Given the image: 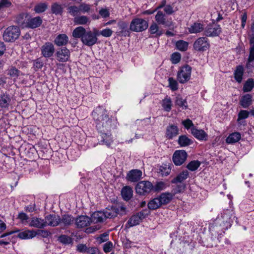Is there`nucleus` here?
<instances>
[{
	"label": "nucleus",
	"instance_id": "nucleus-1",
	"mask_svg": "<svg viewBox=\"0 0 254 254\" xmlns=\"http://www.w3.org/2000/svg\"><path fill=\"white\" fill-rule=\"evenodd\" d=\"M92 116L99 131L108 132L111 130L112 121L109 118L106 109L98 107L92 112Z\"/></svg>",
	"mask_w": 254,
	"mask_h": 254
},
{
	"label": "nucleus",
	"instance_id": "nucleus-2",
	"mask_svg": "<svg viewBox=\"0 0 254 254\" xmlns=\"http://www.w3.org/2000/svg\"><path fill=\"white\" fill-rule=\"evenodd\" d=\"M98 36H99V31L97 29H94L93 31H86L82 38L81 42L83 44L91 47L97 42Z\"/></svg>",
	"mask_w": 254,
	"mask_h": 254
},
{
	"label": "nucleus",
	"instance_id": "nucleus-3",
	"mask_svg": "<svg viewBox=\"0 0 254 254\" xmlns=\"http://www.w3.org/2000/svg\"><path fill=\"white\" fill-rule=\"evenodd\" d=\"M191 73V67L189 65H185L181 67L177 73V78L181 83H185L190 79Z\"/></svg>",
	"mask_w": 254,
	"mask_h": 254
},
{
	"label": "nucleus",
	"instance_id": "nucleus-4",
	"mask_svg": "<svg viewBox=\"0 0 254 254\" xmlns=\"http://www.w3.org/2000/svg\"><path fill=\"white\" fill-rule=\"evenodd\" d=\"M148 26V22L143 19L136 18L133 19L130 24L129 29L133 32H142Z\"/></svg>",
	"mask_w": 254,
	"mask_h": 254
},
{
	"label": "nucleus",
	"instance_id": "nucleus-5",
	"mask_svg": "<svg viewBox=\"0 0 254 254\" xmlns=\"http://www.w3.org/2000/svg\"><path fill=\"white\" fill-rule=\"evenodd\" d=\"M19 35L20 31L18 27L10 26L4 30L3 38L6 42H12L17 39Z\"/></svg>",
	"mask_w": 254,
	"mask_h": 254
},
{
	"label": "nucleus",
	"instance_id": "nucleus-6",
	"mask_svg": "<svg viewBox=\"0 0 254 254\" xmlns=\"http://www.w3.org/2000/svg\"><path fill=\"white\" fill-rule=\"evenodd\" d=\"M153 186L149 181H142L138 182L136 186L135 190L137 193L145 195L153 190Z\"/></svg>",
	"mask_w": 254,
	"mask_h": 254
},
{
	"label": "nucleus",
	"instance_id": "nucleus-7",
	"mask_svg": "<svg viewBox=\"0 0 254 254\" xmlns=\"http://www.w3.org/2000/svg\"><path fill=\"white\" fill-rule=\"evenodd\" d=\"M193 48L197 52H204L210 48L208 39L204 37L197 38L193 43Z\"/></svg>",
	"mask_w": 254,
	"mask_h": 254
},
{
	"label": "nucleus",
	"instance_id": "nucleus-8",
	"mask_svg": "<svg viewBox=\"0 0 254 254\" xmlns=\"http://www.w3.org/2000/svg\"><path fill=\"white\" fill-rule=\"evenodd\" d=\"M221 32V29L219 25L215 23L208 24L204 29V35L206 37H216Z\"/></svg>",
	"mask_w": 254,
	"mask_h": 254
},
{
	"label": "nucleus",
	"instance_id": "nucleus-9",
	"mask_svg": "<svg viewBox=\"0 0 254 254\" xmlns=\"http://www.w3.org/2000/svg\"><path fill=\"white\" fill-rule=\"evenodd\" d=\"M155 19L157 24L162 25L164 27H169L173 25L172 19L168 18L165 14L161 11H158L157 12Z\"/></svg>",
	"mask_w": 254,
	"mask_h": 254
},
{
	"label": "nucleus",
	"instance_id": "nucleus-10",
	"mask_svg": "<svg viewBox=\"0 0 254 254\" xmlns=\"http://www.w3.org/2000/svg\"><path fill=\"white\" fill-rule=\"evenodd\" d=\"M55 51L54 46L51 42H46L41 47V55L46 58L52 57Z\"/></svg>",
	"mask_w": 254,
	"mask_h": 254
},
{
	"label": "nucleus",
	"instance_id": "nucleus-11",
	"mask_svg": "<svg viewBox=\"0 0 254 254\" xmlns=\"http://www.w3.org/2000/svg\"><path fill=\"white\" fill-rule=\"evenodd\" d=\"M188 155L184 150H176L173 155V161L177 166L181 165L187 159Z\"/></svg>",
	"mask_w": 254,
	"mask_h": 254
},
{
	"label": "nucleus",
	"instance_id": "nucleus-12",
	"mask_svg": "<svg viewBox=\"0 0 254 254\" xmlns=\"http://www.w3.org/2000/svg\"><path fill=\"white\" fill-rule=\"evenodd\" d=\"M70 53L66 48H60L56 53L57 60L60 62H66L69 59Z\"/></svg>",
	"mask_w": 254,
	"mask_h": 254
},
{
	"label": "nucleus",
	"instance_id": "nucleus-13",
	"mask_svg": "<svg viewBox=\"0 0 254 254\" xmlns=\"http://www.w3.org/2000/svg\"><path fill=\"white\" fill-rule=\"evenodd\" d=\"M145 216L144 215L143 212H138L135 214L133 215L129 219L127 222V225H128L129 227L138 225L145 218Z\"/></svg>",
	"mask_w": 254,
	"mask_h": 254
},
{
	"label": "nucleus",
	"instance_id": "nucleus-14",
	"mask_svg": "<svg viewBox=\"0 0 254 254\" xmlns=\"http://www.w3.org/2000/svg\"><path fill=\"white\" fill-rule=\"evenodd\" d=\"M75 224L78 228H83L89 226L92 222L91 219L87 216H80L75 220Z\"/></svg>",
	"mask_w": 254,
	"mask_h": 254
},
{
	"label": "nucleus",
	"instance_id": "nucleus-15",
	"mask_svg": "<svg viewBox=\"0 0 254 254\" xmlns=\"http://www.w3.org/2000/svg\"><path fill=\"white\" fill-rule=\"evenodd\" d=\"M47 226L55 227L60 224V217L56 215L50 214L45 217Z\"/></svg>",
	"mask_w": 254,
	"mask_h": 254
},
{
	"label": "nucleus",
	"instance_id": "nucleus-16",
	"mask_svg": "<svg viewBox=\"0 0 254 254\" xmlns=\"http://www.w3.org/2000/svg\"><path fill=\"white\" fill-rule=\"evenodd\" d=\"M29 225L30 227L42 229L46 227V222L44 219L32 217L30 220Z\"/></svg>",
	"mask_w": 254,
	"mask_h": 254
},
{
	"label": "nucleus",
	"instance_id": "nucleus-17",
	"mask_svg": "<svg viewBox=\"0 0 254 254\" xmlns=\"http://www.w3.org/2000/svg\"><path fill=\"white\" fill-rule=\"evenodd\" d=\"M191 134L197 139L200 140H207V134L202 129H198L195 127L191 128Z\"/></svg>",
	"mask_w": 254,
	"mask_h": 254
},
{
	"label": "nucleus",
	"instance_id": "nucleus-18",
	"mask_svg": "<svg viewBox=\"0 0 254 254\" xmlns=\"http://www.w3.org/2000/svg\"><path fill=\"white\" fill-rule=\"evenodd\" d=\"M105 218H112L117 216L119 209L116 206L108 207L103 210Z\"/></svg>",
	"mask_w": 254,
	"mask_h": 254
},
{
	"label": "nucleus",
	"instance_id": "nucleus-19",
	"mask_svg": "<svg viewBox=\"0 0 254 254\" xmlns=\"http://www.w3.org/2000/svg\"><path fill=\"white\" fill-rule=\"evenodd\" d=\"M11 101L10 96L6 93H2L0 95V107L7 108Z\"/></svg>",
	"mask_w": 254,
	"mask_h": 254
},
{
	"label": "nucleus",
	"instance_id": "nucleus-20",
	"mask_svg": "<svg viewBox=\"0 0 254 254\" xmlns=\"http://www.w3.org/2000/svg\"><path fill=\"white\" fill-rule=\"evenodd\" d=\"M204 25L202 23L194 22L188 28V31L190 34H196L204 31Z\"/></svg>",
	"mask_w": 254,
	"mask_h": 254
},
{
	"label": "nucleus",
	"instance_id": "nucleus-21",
	"mask_svg": "<svg viewBox=\"0 0 254 254\" xmlns=\"http://www.w3.org/2000/svg\"><path fill=\"white\" fill-rule=\"evenodd\" d=\"M68 36L64 34H59L54 40V43L58 46H65L68 42Z\"/></svg>",
	"mask_w": 254,
	"mask_h": 254
},
{
	"label": "nucleus",
	"instance_id": "nucleus-22",
	"mask_svg": "<svg viewBox=\"0 0 254 254\" xmlns=\"http://www.w3.org/2000/svg\"><path fill=\"white\" fill-rule=\"evenodd\" d=\"M142 176V172L139 170H132L127 175L128 181L132 182L138 181Z\"/></svg>",
	"mask_w": 254,
	"mask_h": 254
},
{
	"label": "nucleus",
	"instance_id": "nucleus-23",
	"mask_svg": "<svg viewBox=\"0 0 254 254\" xmlns=\"http://www.w3.org/2000/svg\"><path fill=\"white\" fill-rule=\"evenodd\" d=\"M179 133L178 127L174 125L169 126L166 128V136L169 139H172Z\"/></svg>",
	"mask_w": 254,
	"mask_h": 254
},
{
	"label": "nucleus",
	"instance_id": "nucleus-24",
	"mask_svg": "<svg viewBox=\"0 0 254 254\" xmlns=\"http://www.w3.org/2000/svg\"><path fill=\"white\" fill-rule=\"evenodd\" d=\"M252 96L247 94L243 96L240 101V104L244 108H248L253 103Z\"/></svg>",
	"mask_w": 254,
	"mask_h": 254
},
{
	"label": "nucleus",
	"instance_id": "nucleus-25",
	"mask_svg": "<svg viewBox=\"0 0 254 254\" xmlns=\"http://www.w3.org/2000/svg\"><path fill=\"white\" fill-rule=\"evenodd\" d=\"M36 231L34 230H25L18 233L17 237L21 239H31L37 235Z\"/></svg>",
	"mask_w": 254,
	"mask_h": 254
},
{
	"label": "nucleus",
	"instance_id": "nucleus-26",
	"mask_svg": "<svg viewBox=\"0 0 254 254\" xmlns=\"http://www.w3.org/2000/svg\"><path fill=\"white\" fill-rule=\"evenodd\" d=\"M42 20L40 17L37 16L28 20L27 22L28 27L31 28H35L42 24Z\"/></svg>",
	"mask_w": 254,
	"mask_h": 254
},
{
	"label": "nucleus",
	"instance_id": "nucleus-27",
	"mask_svg": "<svg viewBox=\"0 0 254 254\" xmlns=\"http://www.w3.org/2000/svg\"><path fill=\"white\" fill-rule=\"evenodd\" d=\"M132 192L133 190L130 187L126 186L122 189L121 194L123 199L126 201H127L132 197Z\"/></svg>",
	"mask_w": 254,
	"mask_h": 254
},
{
	"label": "nucleus",
	"instance_id": "nucleus-28",
	"mask_svg": "<svg viewBox=\"0 0 254 254\" xmlns=\"http://www.w3.org/2000/svg\"><path fill=\"white\" fill-rule=\"evenodd\" d=\"M178 142L181 147H186L192 144L193 140L186 135H182L179 137Z\"/></svg>",
	"mask_w": 254,
	"mask_h": 254
},
{
	"label": "nucleus",
	"instance_id": "nucleus-29",
	"mask_svg": "<svg viewBox=\"0 0 254 254\" xmlns=\"http://www.w3.org/2000/svg\"><path fill=\"white\" fill-rule=\"evenodd\" d=\"M189 173L188 171H183L175 177L171 181V183L173 184H177L178 183H182V182L187 179Z\"/></svg>",
	"mask_w": 254,
	"mask_h": 254
},
{
	"label": "nucleus",
	"instance_id": "nucleus-30",
	"mask_svg": "<svg viewBox=\"0 0 254 254\" xmlns=\"http://www.w3.org/2000/svg\"><path fill=\"white\" fill-rule=\"evenodd\" d=\"M244 68L242 65H238L237 66L236 70L234 71V78L238 83H241L243 79V76L244 74Z\"/></svg>",
	"mask_w": 254,
	"mask_h": 254
},
{
	"label": "nucleus",
	"instance_id": "nucleus-31",
	"mask_svg": "<svg viewBox=\"0 0 254 254\" xmlns=\"http://www.w3.org/2000/svg\"><path fill=\"white\" fill-rule=\"evenodd\" d=\"M149 32L151 34L154 35V37H158L160 36L162 34V32L159 29L158 24L155 22H153L149 28Z\"/></svg>",
	"mask_w": 254,
	"mask_h": 254
},
{
	"label": "nucleus",
	"instance_id": "nucleus-32",
	"mask_svg": "<svg viewBox=\"0 0 254 254\" xmlns=\"http://www.w3.org/2000/svg\"><path fill=\"white\" fill-rule=\"evenodd\" d=\"M174 195L169 192H165L161 194L159 197L162 205L168 203L173 198Z\"/></svg>",
	"mask_w": 254,
	"mask_h": 254
},
{
	"label": "nucleus",
	"instance_id": "nucleus-33",
	"mask_svg": "<svg viewBox=\"0 0 254 254\" xmlns=\"http://www.w3.org/2000/svg\"><path fill=\"white\" fill-rule=\"evenodd\" d=\"M101 133L102 137L101 142H102L103 144H105L107 146H109L113 142L111 134L109 133L108 132H102Z\"/></svg>",
	"mask_w": 254,
	"mask_h": 254
},
{
	"label": "nucleus",
	"instance_id": "nucleus-34",
	"mask_svg": "<svg viewBox=\"0 0 254 254\" xmlns=\"http://www.w3.org/2000/svg\"><path fill=\"white\" fill-rule=\"evenodd\" d=\"M241 138V135L239 132H234L230 134L226 138V142L232 144L238 142Z\"/></svg>",
	"mask_w": 254,
	"mask_h": 254
},
{
	"label": "nucleus",
	"instance_id": "nucleus-35",
	"mask_svg": "<svg viewBox=\"0 0 254 254\" xmlns=\"http://www.w3.org/2000/svg\"><path fill=\"white\" fill-rule=\"evenodd\" d=\"M162 205L159 197L154 198L148 203V207L150 210H155Z\"/></svg>",
	"mask_w": 254,
	"mask_h": 254
},
{
	"label": "nucleus",
	"instance_id": "nucleus-36",
	"mask_svg": "<svg viewBox=\"0 0 254 254\" xmlns=\"http://www.w3.org/2000/svg\"><path fill=\"white\" fill-rule=\"evenodd\" d=\"M91 220L95 222H101L104 221L106 218L104 211H97L93 213L92 215Z\"/></svg>",
	"mask_w": 254,
	"mask_h": 254
},
{
	"label": "nucleus",
	"instance_id": "nucleus-37",
	"mask_svg": "<svg viewBox=\"0 0 254 254\" xmlns=\"http://www.w3.org/2000/svg\"><path fill=\"white\" fill-rule=\"evenodd\" d=\"M74 221V218L68 214H64L61 218H60V224H63L64 226L70 225Z\"/></svg>",
	"mask_w": 254,
	"mask_h": 254
},
{
	"label": "nucleus",
	"instance_id": "nucleus-38",
	"mask_svg": "<svg viewBox=\"0 0 254 254\" xmlns=\"http://www.w3.org/2000/svg\"><path fill=\"white\" fill-rule=\"evenodd\" d=\"M86 32V29L82 27L79 26L76 27L72 32V36L76 38H80L81 41Z\"/></svg>",
	"mask_w": 254,
	"mask_h": 254
},
{
	"label": "nucleus",
	"instance_id": "nucleus-39",
	"mask_svg": "<svg viewBox=\"0 0 254 254\" xmlns=\"http://www.w3.org/2000/svg\"><path fill=\"white\" fill-rule=\"evenodd\" d=\"M73 22L79 25H85L88 23H90L89 18L85 15L77 16L74 18Z\"/></svg>",
	"mask_w": 254,
	"mask_h": 254
},
{
	"label": "nucleus",
	"instance_id": "nucleus-40",
	"mask_svg": "<svg viewBox=\"0 0 254 254\" xmlns=\"http://www.w3.org/2000/svg\"><path fill=\"white\" fill-rule=\"evenodd\" d=\"M175 46L178 50L185 52L188 49L189 43L184 40H180L176 42Z\"/></svg>",
	"mask_w": 254,
	"mask_h": 254
},
{
	"label": "nucleus",
	"instance_id": "nucleus-41",
	"mask_svg": "<svg viewBox=\"0 0 254 254\" xmlns=\"http://www.w3.org/2000/svg\"><path fill=\"white\" fill-rule=\"evenodd\" d=\"M67 12L74 17L80 14L79 6L75 5L69 6L67 8Z\"/></svg>",
	"mask_w": 254,
	"mask_h": 254
},
{
	"label": "nucleus",
	"instance_id": "nucleus-42",
	"mask_svg": "<svg viewBox=\"0 0 254 254\" xmlns=\"http://www.w3.org/2000/svg\"><path fill=\"white\" fill-rule=\"evenodd\" d=\"M172 101L170 97L167 96L162 101V106L164 111L169 112L172 108Z\"/></svg>",
	"mask_w": 254,
	"mask_h": 254
},
{
	"label": "nucleus",
	"instance_id": "nucleus-43",
	"mask_svg": "<svg viewBox=\"0 0 254 254\" xmlns=\"http://www.w3.org/2000/svg\"><path fill=\"white\" fill-rule=\"evenodd\" d=\"M254 87V80L253 78H249L244 84L243 90L244 92L252 91Z\"/></svg>",
	"mask_w": 254,
	"mask_h": 254
},
{
	"label": "nucleus",
	"instance_id": "nucleus-44",
	"mask_svg": "<svg viewBox=\"0 0 254 254\" xmlns=\"http://www.w3.org/2000/svg\"><path fill=\"white\" fill-rule=\"evenodd\" d=\"M63 8L62 5L57 2L54 3L51 5L52 12L56 15L61 14L63 12Z\"/></svg>",
	"mask_w": 254,
	"mask_h": 254
},
{
	"label": "nucleus",
	"instance_id": "nucleus-45",
	"mask_svg": "<svg viewBox=\"0 0 254 254\" xmlns=\"http://www.w3.org/2000/svg\"><path fill=\"white\" fill-rule=\"evenodd\" d=\"M200 163L198 160H194L190 162L187 165V168L191 171H195L200 166Z\"/></svg>",
	"mask_w": 254,
	"mask_h": 254
},
{
	"label": "nucleus",
	"instance_id": "nucleus-46",
	"mask_svg": "<svg viewBox=\"0 0 254 254\" xmlns=\"http://www.w3.org/2000/svg\"><path fill=\"white\" fill-rule=\"evenodd\" d=\"M159 171L162 176H166L171 172V168L168 165L164 164L160 166Z\"/></svg>",
	"mask_w": 254,
	"mask_h": 254
},
{
	"label": "nucleus",
	"instance_id": "nucleus-47",
	"mask_svg": "<svg viewBox=\"0 0 254 254\" xmlns=\"http://www.w3.org/2000/svg\"><path fill=\"white\" fill-rule=\"evenodd\" d=\"M169 87L172 91L177 90L178 89V83L173 77H169L168 79Z\"/></svg>",
	"mask_w": 254,
	"mask_h": 254
},
{
	"label": "nucleus",
	"instance_id": "nucleus-48",
	"mask_svg": "<svg viewBox=\"0 0 254 254\" xmlns=\"http://www.w3.org/2000/svg\"><path fill=\"white\" fill-rule=\"evenodd\" d=\"M186 188V185L184 184L180 183L175 186L173 190V193L174 195L175 194L181 193L183 192Z\"/></svg>",
	"mask_w": 254,
	"mask_h": 254
},
{
	"label": "nucleus",
	"instance_id": "nucleus-49",
	"mask_svg": "<svg viewBox=\"0 0 254 254\" xmlns=\"http://www.w3.org/2000/svg\"><path fill=\"white\" fill-rule=\"evenodd\" d=\"M47 8V5L45 3H40L34 7V10L37 13H41L45 11Z\"/></svg>",
	"mask_w": 254,
	"mask_h": 254
},
{
	"label": "nucleus",
	"instance_id": "nucleus-50",
	"mask_svg": "<svg viewBox=\"0 0 254 254\" xmlns=\"http://www.w3.org/2000/svg\"><path fill=\"white\" fill-rule=\"evenodd\" d=\"M33 62V68L35 71H37L38 69L42 68L43 66V62L40 58L34 60Z\"/></svg>",
	"mask_w": 254,
	"mask_h": 254
},
{
	"label": "nucleus",
	"instance_id": "nucleus-51",
	"mask_svg": "<svg viewBox=\"0 0 254 254\" xmlns=\"http://www.w3.org/2000/svg\"><path fill=\"white\" fill-rule=\"evenodd\" d=\"M12 3L9 0H1L0 1V11L11 6Z\"/></svg>",
	"mask_w": 254,
	"mask_h": 254
},
{
	"label": "nucleus",
	"instance_id": "nucleus-52",
	"mask_svg": "<svg viewBox=\"0 0 254 254\" xmlns=\"http://www.w3.org/2000/svg\"><path fill=\"white\" fill-rule=\"evenodd\" d=\"M250 112L247 110H241L238 115V122L249 117Z\"/></svg>",
	"mask_w": 254,
	"mask_h": 254
},
{
	"label": "nucleus",
	"instance_id": "nucleus-53",
	"mask_svg": "<svg viewBox=\"0 0 254 254\" xmlns=\"http://www.w3.org/2000/svg\"><path fill=\"white\" fill-rule=\"evenodd\" d=\"M58 240L64 244H69L72 242L71 238L64 235L60 236L59 237Z\"/></svg>",
	"mask_w": 254,
	"mask_h": 254
},
{
	"label": "nucleus",
	"instance_id": "nucleus-54",
	"mask_svg": "<svg viewBox=\"0 0 254 254\" xmlns=\"http://www.w3.org/2000/svg\"><path fill=\"white\" fill-rule=\"evenodd\" d=\"M166 188V184L163 182H157L155 186H153V190L154 191H159L163 190Z\"/></svg>",
	"mask_w": 254,
	"mask_h": 254
},
{
	"label": "nucleus",
	"instance_id": "nucleus-55",
	"mask_svg": "<svg viewBox=\"0 0 254 254\" xmlns=\"http://www.w3.org/2000/svg\"><path fill=\"white\" fill-rule=\"evenodd\" d=\"M91 6L90 4L85 3H81L79 5L80 13L89 12L91 10Z\"/></svg>",
	"mask_w": 254,
	"mask_h": 254
},
{
	"label": "nucleus",
	"instance_id": "nucleus-56",
	"mask_svg": "<svg viewBox=\"0 0 254 254\" xmlns=\"http://www.w3.org/2000/svg\"><path fill=\"white\" fill-rule=\"evenodd\" d=\"M176 105L180 107H185L186 109L187 107V103L186 100H184L180 97H177L175 101Z\"/></svg>",
	"mask_w": 254,
	"mask_h": 254
},
{
	"label": "nucleus",
	"instance_id": "nucleus-57",
	"mask_svg": "<svg viewBox=\"0 0 254 254\" xmlns=\"http://www.w3.org/2000/svg\"><path fill=\"white\" fill-rule=\"evenodd\" d=\"M231 214L229 210H226L224 213L222 215V217L223 219V222L224 223H231Z\"/></svg>",
	"mask_w": 254,
	"mask_h": 254
},
{
	"label": "nucleus",
	"instance_id": "nucleus-58",
	"mask_svg": "<svg viewBox=\"0 0 254 254\" xmlns=\"http://www.w3.org/2000/svg\"><path fill=\"white\" fill-rule=\"evenodd\" d=\"M112 34L113 31L109 28H106L100 32L99 31V35H101L105 37H109L112 35Z\"/></svg>",
	"mask_w": 254,
	"mask_h": 254
},
{
	"label": "nucleus",
	"instance_id": "nucleus-59",
	"mask_svg": "<svg viewBox=\"0 0 254 254\" xmlns=\"http://www.w3.org/2000/svg\"><path fill=\"white\" fill-rule=\"evenodd\" d=\"M254 61V47L250 48V55L248 60L247 66L249 67L251 63Z\"/></svg>",
	"mask_w": 254,
	"mask_h": 254
},
{
	"label": "nucleus",
	"instance_id": "nucleus-60",
	"mask_svg": "<svg viewBox=\"0 0 254 254\" xmlns=\"http://www.w3.org/2000/svg\"><path fill=\"white\" fill-rule=\"evenodd\" d=\"M17 218L19 219L23 224H26L29 217L26 213L20 212L18 214Z\"/></svg>",
	"mask_w": 254,
	"mask_h": 254
},
{
	"label": "nucleus",
	"instance_id": "nucleus-61",
	"mask_svg": "<svg viewBox=\"0 0 254 254\" xmlns=\"http://www.w3.org/2000/svg\"><path fill=\"white\" fill-rule=\"evenodd\" d=\"M181 55L178 53H175L172 55L171 61L174 64L178 63L181 60Z\"/></svg>",
	"mask_w": 254,
	"mask_h": 254
},
{
	"label": "nucleus",
	"instance_id": "nucleus-62",
	"mask_svg": "<svg viewBox=\"0 0 254 254\" xmlns=\"http://www.w3.org/2000/svg\"><path fill=\"white\" fill-rule=\"evenodd\" d=\"M20 71L15 67H11L8 71V74L13 78H16L19 75Z\"/></svg>",
	"mask_w": 254,
	"mask_h": 254
},
{
	"label": "nucleus",
	"instance_id": "nucleus-63",
	"mask_svg": "<svg viewBox=\"0 0 254 254\" xmlns=\"http://www.w3.org/2000/svg\"><path fill=\"white\" fill-rule=\"evenodd\" d=\"M118 26L121 30V33H123L126 31V29L127 28V23L123 21H120L118 23Z\"/></svg>",
	"mask_w": 254,
	"mask_h": 254
},
{
	"label": "nucleus",
	"instance_id": "nucleus-64",
	"mask_svg": "<svg viewBox=\"0 0 254 254\" xmlns=\"http://www.w3.org/2000/svg\"><path fill=\"white\" fill-rule=\"evenodd\" d=\"M109 234L107 233H104L97 238V241L99 243H102L106 242L108 240Z\"/></svg>",
	"mask_w": 254,
	"mask_h": 254
}]
</instances>
